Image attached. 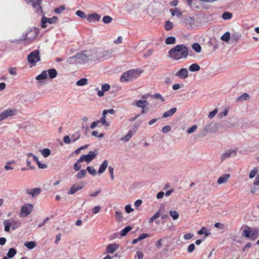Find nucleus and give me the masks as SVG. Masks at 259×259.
I'll return each instance as SVG.
<instances>
[{"mask_svg": "<svg viewBox=\"0 0 259 259\" xmlns=\"http://www.w3.org/2000/svg\"><path fill=\"white\" fill-rule=\"evenodd\" d=\"M110 54L108 51H105L102 48L95 49L78 53L76 55L69 57L68 62L71 64H90Z\"/></svg>", "mask_w": 259, "mask_h": 259, "instance_id": "1", "label": "nucleus"}, {"mask_svg": "<svg viewBox=\"0 0 259 259\" xmlns=\"http://www.w3.org/2000/svg\"><path fill=\"white\" fill-rule=\"evenodd\" d=\"M168 57L174 60L186 59L189 55V50L184 45H178L168 51Z\"/></svg>", "mask_w": 259, "mask_h": 259, "instance_id": "2", "label": "nucleus"}, {"mask_svg": "<svg viewBox=\"0 0 259 259\" xmlns=\"http://www.w3.org/2000/svg\"><path fill=\"white\" fill-rule=\"evenodd\" d=\"M140 72H138L137 70H130L123 73L120 78L121 82H125L132 81L134 79L138 78L140 74Z\"/></svg>", "mask_w": 259, "mask_h": 259, "instance_id": "3", "label": "nucleus"}, {"mask_svg": "<svg viewBox=\"0 0 259 259\" xmlns=\"http://www.w3.org/2000/svg\"><path fill=\"white\" fill-rule=\"evenodd\" d=\"M219 124L217 123L210 122L207 123L203 127L202 131L203 137L206 136L208 133L218 132L219 128Z\"/></svg>", "mask_w": 259, "mask_h": 259, "instance_id": "4", "label": "nucleus"}, {"mask_svg": "<svg viewBox=\"0 0 259 259\" xmlns=\"http://www.w3.org/2000/svg\"><path fill=\"white\" fill-rule=\"evenodd\" d=\"M3 224L5 226V231L8 232L10 231V226L12 227L13 230H15L20 226V222L14 219L10 220H5L3 221Z\"/></svg>", "mask_w": 259, "mask_h": 259, "instance_id": "5", "label": "nucleus"}, {"mask_svg": "<svg viewBox=\"0 0 259 259\" xmlns=\"http://www.w3.org/2000/svg\"><path fill=\"white\" fill-rule=\"evenodd\" d=\"M38 35V30L36 29H30L23 35L21 40L26 41L28 43L32 42Z\"/></svg>", "mask_w": 259, "mask_h": 259, "instance_id": "6", "label": "nucleus"}, {"mask_svg": "<svg viewBox=\"0 0 259 259\" xmlns=\"http://www.w3.org/2000/svg\"><path fill=\"white\" fill-rule=\"evenodd\" d=\"M40 60L39 52L37 50L34 51L30 53L27 56V61L32 65H35L36 63Z\"/></svg>", "mask_w": 259, "mask_h": 259, "instance_id": "7", "label": "nucleus"}, {"mask_svg": "<svg viewBox=\"0 0 259 259\" xmlns=\"http://www.w3.org/2000/svg\"><path fill=\"white\" fill-rule=\"evenodd\" d=\"M97 154V151H91L87 154L82 155L79 159V161H85L89 163L96 157Z\"/></svg>", "mask_w": 259, "mask_h": 259, "instance_id": "8", "label": "nucleus"}, {"mask_svg": "<svg viewBox=\"0 0 259 259\" xmlns=\"http://www.w3.org/2000/svg\"><path fill=\"white\" fill-rule=\"evenodd\" d=\"M33 205L31 204H26L23 206L20 210V217L25 218L28 216L33 210Z\"/></svg>", "mask_w": 259, "mask_h": 259, "instance_id": "9", "label": "nucleus"}, {"mask_svg": "<svg viewBox=\"0 0 259 259\" xmlns=\"http://www.w3.org/2000/svg\"><path fill=\"white\" fill-rule=\"evenodd\" d=\"M17 110L15 109H8L4 111L0 114V121H2L9 116H12L16 115Z\"/></svg>", "mask_w": 259, "mask_h": 259, "instance_id": "10", "label": "nucleus"}, {"mask_svg": "<svg viewBox=\"0 0 259 259\" xmlns=\"http://www.w3.org/2000/svg\"><path fill=\"white\" fill-rule=\"evenodd\" d=\"M58 20L57 17L54 16L51 18H48L45 16H43L41 20V26L42 28H46L47 27L46 23L49 24L55 23Z\"/></svg>", "mask_w": 259, "mask_h": 259, "instance_id": "11", "label": "nucleus"}, {"mask_svg": "<svg viewBox=\"0 0 259 259\" xmlns=\"http://www.w3.org/2000/svg\"><path fill=\"white\" fill-rule=\"evenodd\" d=\"M236 155V152L233 150H228L226 151L224 153L222 154L221 155V161H223L225 159L227 158H229L232 156H235Z\"/></svg>", "mask_w": 259, "mask_h": 259, "instance_id": "12", "label": "nucleus"}, {"mask_svg": "<svg viewBox=\"0 0 259 259\" xmlns=\"http://www.w3.org/2000/svg\"><path fill=\"white\" fill-rule=\"evenodd\" d=\"M83 187V185L82 183H80L79 184H76L72 185L69 189L68 192V194L70 195H72L76 193L77 191L81 190Z\"/></svg>", "mask_w": 259, "mask_h": 259, "instance_id": "13", "label": "nucleus"}, {"mask_svg": "<svg viewBox=\"0 0 259 259\" xmlns=\"http://www.w3.org/2000/svg\"><path fill=\"white\" fill-rule=\"evenodd\" d=\"M175 75L182 79H185L188 77V71L186 68H182L176 73Z\"/></svg>", "mask_w": 259, "mask_h": 259, "instance_id": "14", "label": "nucleus"}, {"mask_svg": "<svg viewBox=\"0 0 259 259\" xmlns=\"http://www.w3.org/2000/svg\"><path fill=\"white\" fill-rule=\"evenodd\" d=\"M41 191V189L39 188H36L33 189H29L27 188L25 190V192L27 194L31 195L32 197H35L38 195Z\"/></svg>", "mask_w": 259, "mask_h": 259, "instance_id": "15", "label": "nucleus"}, {"mask_svg": "<svg viewBox=\"0 0 259 259\" xmlns=\"http://www.w3.org/2000/svg\"><path fill=\"white\" fill-rule=\"evenodd\" d=\"M32 5L33 7L35 8L37 11V13L41 14L43 13L42 10L41 9L40 4L41 1L40 0H31Z\"/></svg>", "mask_w": 259, "mask_h": 259, "instance_id": "16", "label": "nucleus"}, {"mask_svg": "<svg viewBox=\"0 0 259 259\" xmlns=\"http://www.w3.org/2000/svg\"><path fill=\"white\" fill-rule=\"evenodd\" d=\"M100 16L98 14L95 13L93 14H90L87 18V19L88 21L90 22H93L99 21L100 19Z\"/></svg>", "mask_w": 259, "mask_h": 259, "instance_id": "17", "label": "nucleus"}, {"mask_svg": "<svg viewBox=\"0 0 259 259\" xmlns=\"http://www.w3.org/2000/svg\"><path fill=\"white\" fill-rule=\"evenodd\" d=\"M195 20L192 17H187L185 19V26L188 28H191L192 26L194 24Z\"/></svg>", "mask_w": 259, "mask_h": 259, "instance_id": "18", "label": "nucleus"}, {"mask_svg": "<svg viewBox=\"0 0 259 259\" xmlns=\"http://www.w3.org/2000/svg\"><path fill=\"white\" fill-rule=\"evenodd\" d=\"M136 133V130H130L128 132V133L123 137L121 138L120 139V140L124 141L125 142H128L132 137V136L135 134Z\"/></svg>", "mask_w": 259, "mask_h": 259, "instance_id": "19", "label": "nucleus"}, {"mask_svg": "<svg viewBox=\"0 0 259 259\" xmlns=\"http://www.w3.org/2000/svg\"><path fill=\"white\" fill-rule=\"evenodd\" d=\"M230 175L226 174L221 176L218 180L217 183L219 184H222L227 183L228 180L229 179Z\"/></svg>", "mask_w": 259, "mask_h": 259, "instance_id": "20", "label": "nucleus"}, {"mask_svg": "<svg viewBox=\"0 0 259 259\" xmlns=\"http://www.w3.org/2000/svg\"><path fill=\"white\" fill-rule=\"evenodd\" d=\"M241 35L239 33H234L231 35L230 44H234L238 42L241 37Z\"/></svg>", "mask_w": 259, "mask_h": 259, "instance_id": "21", "label": "nucleus"}, {"mask_svg": "<svg viewBox=\"0 0 259 259\" xmlns=\"http://www.w3.org/2000/svg\"><path fill=\"white\" fill-rule=\"evenodd\" d=\"M177 108L173 107L168 111H166L164 112L162 115L163 118H167L171 116L172 115H174L176 112L177 111Z\"/></svg>", "mask_w": 259, "mask_h": 259, "instance_id": "22", "label": "nucleus"}, {"mask_svg": "<svg viewBox=\"0 0 259 259\" xmlns=\"http://www.w3.org/2000/svg\"><path fill=\"white\" fill-rule=\"evenodd\" d=\"M108 165V162L107 160H105L99 167L98 173L101 174L103 173L107 168Z\"/></svg>", "mask_w": 259, "mask_h": 259, "instance_id": "23", "label": "nucleus"}, {"mask_svg": "<svg viewBox=\"0 0 259 259\" xmlns=\"http://www.w3.org/2000/svg\"><path fill=\"white\" fill-rule=\"evenodd\" d=\"M118 245L116 244H111L108 245L107 251L109 253H113L118 248Z\"/></svg>", "mask_w": 259, "mask_h": 259, "instance_id": "24", "label": "nucleus"}, {"mask_svg": "<svg viewBox=\"0 0 259 259\" xmlns=\"http://www.w3.org/2000/svg\"><path fill=\"white\" fill-rule=\"evenodd\" d=\"M47 71L48 75H49V77L50 79H53V78H55L57 75V71L54 68L50 69L48 70V71Z\"/></svg>", "mask_w": 259, "mask_h": 259, "instance_id": "25", "label": "nucleus"}, {"mask_svg": "<svg viewBox=\"0 0 259 259\" xmlns=\"http://www.w3.org/2000/svg\"><path fill=\"white\" fill-rule=\"evenodd\" d=\"M15 163V160H12L8 161L4 166L5 170L6 171L13 170L14 169V167L11 166V165Z\"/></svg>", "mask_w": 259, "mask_h": 259, "instance_id": "26", "label": "nucleus"}, {"mask_svg": "<svg viewBox=\"0 0 259 259\" xmlns=\"http://www.w3.org/2000/svg\"><path fill=\"white\" fill-rule=\"evenodd\" d=\"M148 104L147 101L145 100H139L135 102V105L139 108L144 107V106L148 105Z\"/></svg>", "mask_w": 259, "mask_h": 259, "instance_id": "27", "label": "nucleus"}, {"mask_svg": "<svg viewBox=\"0 0 259 259\" xmlns=\"http://www.w3.org/2000/svg\"><path fill=\"white\" fill-rule=\"evenodd\" d=\"M251 230L250 228L246 227L242 231V236L246 238H251L250 234Z\"/></svg>", "mask_w": 259, "mask_h": 259, "instance_id": "28", "label": "nucleus"}, {"mask_svg": "<svg viewBox=\"0 0 259 259\" xmlns=\"http://www.w3.org/2000/svg\"><path fill=\"white\" fill-rule=\"evenodd\" d=\"M48 77V73L47 71H43L41 72V73L39 74L38 75L36 76L35 77V79L37 80H40L45 79Z\"/></svg>", "mask_w": 259, "mask_h": 259, "instance_id": "29", "label": "nucleus"}, {"mask_svg": "<svg viewBox=\"0 0 259 259\" xmlns=\"http://www.w3.org/2000/svg\"><path fill=\"white\" fill-rule=\"evenodd\" d=\"M24 245L25 247L30 249H33L36 246V243L34 241L25 242Z\"/></svg>", "mask_w": 259, "mask_h": 259, "instance_id": "30", "label": "nucleus"}, {"mask_svg": "<svg viewBox=\"0 0 259 259\" xmlns=\"http://www.w3.org/2000/svg\"><path fill=\"white\" fill-rule=\"evenodd\" d=\"M198 234L200 235L204 234L205 238L211 234V233L209 232L207 230V229L204 227H202L199 231H198Z\"/></svg>", "mask_w": 259, "mask_h": 259, "instance_id": "31", "label": "nucleus"}, {"mask_svg": "<svg viewBox=\"0 0 259 259\" xmlns=\"http://www.w3.org/2000/svg\"><path fill=\"white\" fill-rule=\"evenodd\" d=\"M88 84V80L86 78H82L78 80L76 82V84L77 86H83Z\"/></svg>", "mask_w": 259, "mask_h": 259, "instance_id": "32", "label": "nucleus"}, {"mask_svg": "<svg viewBox=\"0 0 259 259\" xmlns=\"http://www.w3.org/2000/svg\"><path fill=\"white\" fill-rule=\"evenodd\" d=\"M231 38L230 33L228 31L225 32L221 37V40L228 42Z\"/></svg>", "mask_w": 259, "mask_h": 259, "instance_id": "33", "label": "nucleus"}, {"mask_svg": "<svg viewBox=\"0 0 259 259\" xmlns=\"http://www.w3.org/2000/svg\"><path fill=\"white\" fill-rule=\"evenodd\" d=\"M87 175V171L85 169H83L80 170L79 172H78L76 175V178L77 179H81L83 178H84Z\"/></svg>", "mask_w": 259, "mask_h": 259, "instance_id": "34", "label": "nucleus"}, {"mask_svg": "<svg viewBox=\"0 0 259 259\" xmlns=\"http://www.w3.org/2000/svg\"><path fill=\"white\" fill-rule=\"evenodd\" d=\"M200 67L199 65L196 63L192 64L189 67V70L192 72L198 71L200 70Z\"/></svg>", "mask_w": 259, "mask_h": 259, "instance_id": "35", "label": "nucleus"}, {"mask_svg": "<svg viewBox=\"0 0 259 259\" xmlns=\"http://www.w3.org/2000/svg\"><path fill=\"white\" fill-rule=\"evenodd\" d=\"M131 230L132 227L131 226L126 227L120 231V236H125Z\"/></svg>", "mask_w": 259, "mask_h": 259, "instance_id": "36", "label": "nucleus"}, {"mask_svg": "<svg viewBox=\"0 0 259 259\" xmlns=\"http://www.w3.org/2000/svg\"><path fill=\"white\" fill-rule=\"evenodd\" d=\"M251 236V239L252 240H255L256 238H257L259 236V230H251V232L250 234Z\"/></svg>", "mask_w": 259, "mask_h": 259, "instance_id": "37", "label": "nucleus"}, {"mask_svg": "<svg viewBox=\"0 0 259 259\" xmlns=\"http://www.w3.org/2000/svg\"><path fill=\"white\" fill-rule=\"evenodd\" d=\"M165 44L167 45H172L176 43V38L174 36H169L166 38Z\"/></svg>", "mask_w": 259, "mask_h": 259, "instance_id": "38", "label": "nucleus"}, {"mask_svg": "<svg viewBox=\"0 0 259 259\" xmlns=\"http://www.w3.org/2000/svg\"><path fill=\"white\" fill-rule=\"evenodd\" d=\"M165 29L167 31L170 30L174 27V24L169 21H166L164 25Z\"/></svg>", "mask_w": 259, "mask_h": 259, "instance_id": "39", "label": "nucleus"}, {"mask_svg": "<svg viewBox=\"0 0 259 259\" xmlns=\"http://www.w3.org/2000/svg\"><path fill=\"white\" fill-rule=\"evenodd\" d=\"M16 253H17L16 250L14 248H11L9 249V250L7 254V255L8 257L12 258L13 256H14V255L16 254Z\"/></svg>", "mask_w": 259, "mask_h": 259, "instance_id": "40", "label": "nucleus"}, {"mask_svg": "<svg viewBox=\"0 0 259 259\" xmlns=\"http://www.w3.org/2000/svg\"><path fill=\"white\" fill-rule=\"evenodd\" d=\"M80 132H76L72 135L71 139L72 141L73 142H74L76 141L77 140H78L80 138Z\"/></svg>", "mask_w": 259, "mask_h": 259, "instance_id": "41", "label": "nucleus"}, {"mask_svg": "<svg viewBox=\"0 0 259 259\" xmlns=\"http://www.w3.org/2000/svg\"><path fill=\"white\" fill-rule=\"evenodd\" d=\"M170 11L172 16L176 15L177 17H180L182 15V12L178 11L177 9H170Z\"/></svg>", "mask_w": 259, "mask_h": 259, "instance_id": "42", "label": "nucleus"}, {"mask_svg": "<svg viewBox=\"0 0 259 259\" xmlns=\"http://www.w3.org/2000/svg\"><path fill=\"white\" fill-rule=\"evenodd\" d=\"M169 215L172 217V219L176 220L179 217V214L177 211H169Z\"/></svg>", "mask_w": 259, "mask_h": 259, "instance_id": "43", "label": "nucleus"}, {"mask_svg": "<svg viewBox=\"0 0 259 259\" xmlns=\"http://www.w3.org/2000/svg\"><path fill=\"white\" fill-rule=\"evenodd\" d=\"M192 48L196 53H200L201 50L200 45L196 42L193 44Z\"/></svg>", "mask_w": 259, "mask_h": 259, "instance_id": "44", "label": "nucleus"}, {"mask_svg": "<svg viewBox=\"0 0 259 259\" xmlns=\"http://www.w3.org/2000/svg\"><path fill=\"white\" fill-rule=\"evenodd\" d=\"M249 99V96L246 94V93H244L243 94H242V95H241L240 96H239L237 99V101H241L242 100H247Z\"/></svg>", "mask_w": 259, "mask_h": 259, "instance_id": "45", "label": "nucleus"}, {"mask_svg": "<svg viewBox=\"0 0 259 259\" xmlns=\"http://www.w3.org/2000/svg\"><path fill=\"white\" fill-rule=\"evenodd\" d=\"M161 210V208L160 210L157 211L153 216H152L149 220V223H152L155 219L158 218L160 217V211Z\"/></svg>", "mask_w": 259, "mask_h": 259, "instance_id": "46", "label": "nucleus"}, {"mask_svg": "<svg viewBox=\"0 0 259 259\" xmlns=\"http://www.w3.org/2000/svg\"><path fill=\"white\" fill-rule=\"evenodd\" d=\"M87 170L91 175L95 176L97 174V171L93 166H88L87 167Z\"/></svg>", "mask_w": 259, "mask_h": 259, "instance_id": "47", "label": "nucleus"}, {"mask_svg": "<svg viewBox=\"0 0 259 259\" xmlns=\"http://www.w3.org/2000/svg\"><path fill=\"white\" fill-rule=\"evenodd\" d=\"M66 9L64 5H62L59 8H57L54 10V12L57 14H61L64 10Z\"/></svg>", "mask_w": 259, "mask_h": 259, "instance_id": "48", "label": "nucleus"}, {"mask_svg": "<svg viewBox=\"0 0 259 259\" xmlns=\"http://www.w3.org/2000/svg\"><path fill=\"white\" fill-rule=\"evenodd\" d=\"M82 162V161H79V159H78L76 162L74 163L73 168L75 171H77L80 169L81 168V165L80 164V163Z\"/></svg>", "mask_w": 259, "mask_h": 259, "instance_id": "49", "label": "nucleus"}, {"mask_svg": "<svg viewBox=\"0 0 259 259\" xmlns=\"http://www.w3.org/2000/svg\"><path fill=\"white\" fill-rule=\"evenodd\" d=\"M41 154L44 156L45 157H48L51 154V151L50 149L48 148L44 149L41 151Z\"/></svg>", "mask_w": 259, "mask_h": 259, "instance_id": "50", "label": "nucleus"}, {"mask_svg": "<svg viewBox=\"0 0 259 259\" xmlns=\"http://www.w3.org/2000/svg\"><path fill=\"white\" fill-rule=\"evenodd\" d=\"M232 17V14L230 12H224L222 14V18L224 20L230 19Z\"/></svg>", "mask_w": 259, "mask_h": 259, "instance_id": "51", "label": "nucleus"}, {"mask_svg": "<svg viewBox=\"0 0 259 259\" xmlns=\"http://www.w3.org/2000/svg\"><path fill=\"white\" fill-rule=\"evenodd\" d=\"M112 21V18L109 16H105L103 18V21L105 24H109Z\"/></svg>", "mask_w": 259, "mask_h": 259, "instance_id": "52", "label": "nucleus"}, {"mask_svg": "<svg viewBox=\"0 0 259 259\" xmlns=\"http://www.w3.org/2000/svg\"><path fill=\"white\" fill-rule=\"evenodd\" d=\"M257 172H258L257 169L256 168H254L253 170H252L250 172V173L249 174V178L250 179L253 178L255 176V175H256Z\"/></svg>", "mask_w": 259, "mask_h": 259, "instance_id": "53", "label": "nucleus"}, {"mask_svg": "<svg viewBox=\"0 0 259 259\" xmlns=\"http://www.w3.org/2000/svg\"><path fill=\"white\" fill-rule=\"evenodd\" d=\"M102 90L104 92H107L109 91L110 89V85L108 83H104L101 86Z\"/></svg>", "mask_w": 259, "mask_h": 259, "instance_id": "54", "label": "nucleus"}, {"mask_svg": "<svg viewBox=\"0 0 259 259\" xmlns=\"http://www.w3.org/2000/svg\"><path fill=\"white\" fill-rule=\"evenodd\" d=\"M76 15L81 18H86L85 13L82 11H80V10L77 11L76 12Z\"/></svg>", "mask_w": 259, "mask_h": 259, "instance_id": "55", "label": "nucleus"}, {"mask_svg": "<svg viewBox=\"0 0 259 259\" xmlns=\"http://www.w3.org/2000/svg\"><path fill=\"white\" fill-rule=\"evenodd\" d=\"M217 113H218V109H214L213 111H212L211 112H210L209 113V114L208 115V118L210 119H212V118H213L215 116V115L217 114Z\"/></svg>", "mask_w": 259, "mask_h": 259, "instance_id": "56", "label": "nucleus"}, {"mask_svg": "<svg viewBox=\"0 0 259 259\" xmlns=\"http://www.w3.org/2000/svg\"><path fill=\"white\" fill-rule=\"evenodd\" d=\"M99 123L101 122L103 125H106L107 127L109 126V123L107 122L105 117H102L100 120H98Z\"/></svg>", "mask_w": 259, "mask_h": 259, "instance_id": "57", "label": "nucleus"}, {"mask_svg": "<svg viewBox=\"0 0 259 259\" xmlns=\"http://www.w3.org/2000/svg\"><path fill=\"white\" fill-rule=\"evenodd\" d=\"M152 97L154 99H159L162 102L164 101V98L162 97V96L160 94H158V93H156V94H154V95H153L152 96Z\"/></svg>", "mask_w": 259, "mask_h": 259, "instance_id": "58", "label": "nucleus"}, {"mask_svg": "<svg viewBox=\"0 0 259 259\" xmlns=\"http://www.w3.org/2000/svg\"><path fill=\"white\" fill-rule=\"evenodd\" d=\"M195 249V246L194 244H191L189 245L187 249V252L189 253H192Z\"/></svg>", "mask_w": 259, "mask_h": 259, "instance_id": "59", "label": "nucleus"}, {"mask_svg": "<svg viewBox=\"0 0 259 259\" xmlns=\"http://www.w3.org/2000/svg\"><path fill=\"white\" fill-rule=\"evenodd\" d=\"M171 129V128L169 125H166L162 127V132L163 133H168Z\"/></svg>", "mask_w": 259, "mask_h": 259, "instance_id": "60", "label": "nucleus"}, {"mask_svg": "<svg viewBox=\"0 0 259 259\" xmlns=\"http://www.w3.org/2000/svg\"><path fill=\"white\" fill-rule=\"evenodd\" d=\"M197 126L196 125H194L191 127H190L189 128H188L187 132L189 134L193 133L197 130Z\"/></svg>", "mask_w": 259, "mask_h": 259, "instance_id": "61", "label": "nucleus"}, {"mask_svg": "<svg viewBox=\"0 0 259 259\" xmlns=\"http://www.w3.org/2000/svg\"><path fill=\"white\" fill-rule=\"evenodd\" d=\"M125 210L127 213L132 212V211H134V209L132 208L130 205H126L125 207Z\"/></svg>", "mask_w": 259, "mask_h": 259, "instance_id": "62", "label": "nucleus"}, {"mask_svg": "<svg viewBox=\"0 0 259 259\" xmlns=\"http://www.w3.org/2000/svg\"><path fill=\"white\" fill-rule=\"evenodd\" d=\"M71 141H72L71 139L68 136H65L63 138V141L66 144L70 143Z\"/></svg>", "mask_w": 259, "mask_h": 259, "instance_id": "63", "label": "nucleus"}, {"mask_svg": "<svg viewBox=\"0 0 259 259\" xmlns=\"http://www.w3.org/2000/svg\"><path fill=\"white\" fill-rule=\"evenodd\" d=\"M115 218L117 220L120 221L122 218V213L119 211L115 212Z\"/></svg>", "mask_w": 259, "mask_h": 259, "instance_id": "64", "label": "nucleus"}]
</instances>
